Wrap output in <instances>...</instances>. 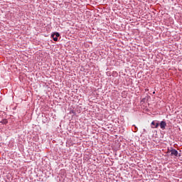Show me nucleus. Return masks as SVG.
Returning <instances> with one entry per match:
<instances>
[{
  "instance_id": "6",
  "label": "nucleus",
  "mask_w": 182,
  "mask_h": 182,
  "mask_svg": "<svg viewBox=\"0 0 182 182\" xmlns=\"http://www.w3.org/2000/svg\"><path fill=\"white\" fill-rule=\"evenodd\" d=\"M155 93H156V92H153V95H154Z\"/></svg>"
},
{
  "instance_id": "2",
  "label": "nucleus",
  "mask_w": 182,
  "mask_h": 182,
  "mask_svg": "<svg viewBox=\"0 0 182 182\" xmlns=\"http://www.w3.org/2000/svg\"><path fill=\"white\" fill-rule=\"evenodd\" d=\"M171 156H175L176 157L178 156V151L174 149H172L171 151Z\"/></svg>"
},
{
  "instance_id": "1",
  "label": "nucleus",
  "mask_w": 182,
  "mask_h": 182,
  "mask_svg": "<svg viewBox=\"0 0 182 182\" xmlns=\"http://www.w3.org/2000/svg\"><path fill=\"white\" fill-rule=\"evenodd\" d=\"M167 126V123L166 122V121H161L160 123V127L162 130H165L166 127Z\"/></svg>"
},
{
  "instance_id": "3",
  "label": "nucleus",
  "mask_w": 182,
  "mask_h": 182,
  "mask_svg": "<svg viewBox=\"0 0 182 182\" xmlns=\"http://www.w3.org/2000/svg\"><path fill=\"white\" fill-rule=\"evenodd\" d=\"M59 36H60V34H59V33H55L52 35V38H53V41L55 42H58V38H59Z\"/></svg>"
},
{
  "instance_id": "5",
  "label": "nucleus",
  "mask_w": 182,
  "mask_h": 182,
  "mask_svg": "<svg viewBox=\"0 0 182 182\" xmlns=\"http://www.w3.org/2000/svg\"><path fill=\"white\" fill-rule=\"evenodd\" d=\"M1 123H2V124H6L8 123V120L7 119H3L1 121Z\"/></svg>"
},
{
  "instance_id": "4",
  "label": "nucleus",
  "mask_w": 182,
  "mask_h": 182,
  "mask_svg": "<svg viewBox=\"0 0 182 182\" xmlns=\"http://www.w3.org/2000/svg\"><path fill=\"white\" fill-rule=\"evenodd\" d=\"M151 125L155 126V127H151L152 129H157V127H159V123H156L154 121L151 122Z\"/></svg>"
}]
</instances>
